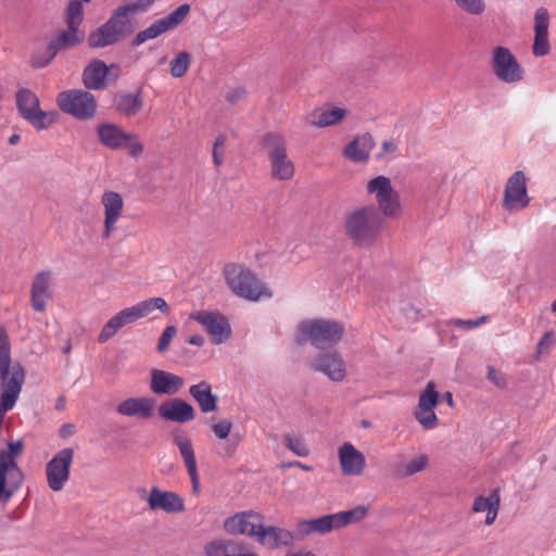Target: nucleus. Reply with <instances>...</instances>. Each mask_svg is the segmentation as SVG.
<instances>
[{
	"instance_id": "37998d69",
	"label": "nucleus",
	"mask_w": 556,
	"mask_h": 556,
	"mask_svg": "<svg viewBox=\"0 0 556 556\" xmlns=\"http://www.w3.org/2000/svg\"><path fill=\"white\" fill-rule=\"evenodd\" d=\"M84 20V5L78 0H71L65 9V23L67 27L79 28Z\"/></svg>"
},
{
	"instance_id": "bb28decb",
	"label": "nucleus",
	"mask_w": 556,
	"mask_h": 556,
	"mask_svg": "<svg viewBox=\"0 0 556 556\" xmlns=\"http://www.w3.org/2000/svg\"><path fill=\"white\" fill-rule=\"evenodd\" d=\"M155 400L150 396H137L123 400L117 406L116 412L126 417H137L140 419H150L154 415Z\"/></svg>"
},
{
	"instance_id": "aec40b11",
	"label": "nucleus",
	"mask_w": 556,
	"mask_h": 556,
	"mask_svg": "<svg viewBox=\"0 0 556 556\" xmlns=\"http://www.w3.org/2000/svg\"><path fill=\"white\" fill-rule=\"evenodd\" d=\"M159 415L167 421L187 424L195 418V409L185 400L173 397L164 401L159 406Z\"/></svg>"
},
{
	"instance_id": "6e6552de",
	"label": "nucleus",
	"mask_w": 556,
	"mask_h": 556,
	"mask_svg": "<svg viewBox=\"0 0 556 556\" xmlns=\"http://www.w3.org/2000/svg\"><path fill=\"white\" fill-rule=\"evenodd\" d=\"M16 105L22 117L36 130L49 129L55 123V113L42 111L38 97L29 89L22 88L17 91Z\"/></svg>"
},
{
	"instance_id": "b1692460",
	"label": "nucleus",
	"mask_w": 556,
	"mask_h": 556,
	"mask_svg": "<svg viewBox=\"0 0 556 556\" xmlns=\"http://www.w3.org/2000/svg\"><path fill=\"white\" fill-rule=\"evenodd\" d=\"M262 523L263 518L261 515L253 511H244L228 518L224 527L227 532L232 534L256 536Z\"/></svg>"
},
{
	"instance_id": "79ce46f5",
	"label": "nucleus",
	"mask_w": 556,
	"mask_h": 556,
	"mask_svg": "<svg viewBox=\"0 0 556 556\" xmlns=\"http://www.w3.org/2000/svg\"><path fill=\"white\" fill-rule=\"evenodd\" d=\"M367 192L375 197L376 202L384 198L393 189L390 178L378 176L367 182Z\"/></svg>"
},
{
	"instance_id": "0e129e2a",
	"label": "nucleus",
	"mask_w": 556,
	"mask_h": 556,
	"mask_svg": "<svg viewBox=\"0 0 556 556\" xmlns=\"http://www.w3.org/2000/svg\"><path fill=\"white\" fill-rule=\"evenodd\" d=\"M188 342L192 345L201 346L204 343V339H203V337L195 334V336H191L188 339Z\"/></svg>"
},
{
	"instance_id": "3c124183",
	"label": "nucleus",
	"mask_w": 556,
	"mask_h": 556,
	"mask_svg": "<svg viewBox=\"0 0 556 556\" xmlns=\"http://www.w3.org/2000/svg\"><path fill=\"white\" fill-rule=\"evenodd\" d=\"M555 344V333L554 331H546L539 340L536 344V353L535 359L539 361L542 355H547L551 352V349Z\"/></svg>"
},
{
	"instance_id": "473e14b6",
	"label": "nucleus",
	"mask_w": 556,
	"mask_h": 556,
	"mask_svg": "<svg viewBox=\"0 0 556 556\" xmlns=\"http://www.w3.org/2000/svg\"><path fill=\"white\" fill-rule=\"evenodd\" d=\"M256 538L262 545L269 548H275L280 545H289L293 540L289 530L273 526L264 527L263 525L261 526Z\"/></svg>"
},
{
	"instance_id": "603ef678",
	"label": "nucleus",
	"mask_w": 556,
	"mask_h": 556,
	"mask_svg": "<svg viewBox=\"0 0 556 556\" xmlns=\"http://www.w3.org/2000/svg\"><path fill=\"white\" fill-rule=\"evenodd\" d=\"M232 541L215 540L207 543L204 547L206 556H224L227 554Z\"/></svg>"
},
{
	"instance_id": "0eeeda50",
	"label": "nucleus",
	"mask_w": 556,
	"mask_h": 556,
	"mask_svg": "<svg viewBox=\"0 0 556 556\" xmlns=\"http://www.w3.org/2000/svg\"><path fill=\"white\" fill-rule=\"evenodd\" d=\"M99 141L111 150H125L131 157H138L143 153L144 147L139 136L125 131L115 124H101L97 127Z\"/></svg>"
},
{
	"instance_id": "f8f14e48",
	"label": "nucleus",
	"mask_w": 556,
	"mask_h": 556,
	"mask_svg": "<svg viewBox=\"0 0 556 556\" xmlns=\"http://www.w3.org/2000/svg\"><path fill=\"white\" fill-rule=\"evenodd\" d=\"M74 459V450L65 447L60 450L46 465V478L49 488L54 492L64 489L70 480L71 466Z\"/></svg>"
},
{
	"instance_id": "9b49d317",
	"label": "nucleus",
	"mask_w": 556,
	"mask_h": 556,
	"mask_svg": "<svg viewBox=\"0 0 556 556\" xmlns=\"http://www.w3.org/2000/svg\"><path fill=\"white\" fill-rule=\"evenodd\" d=\"M528 178L522 170L515 172L505 185L502 205L508 213L525 210L530 204L528 194Z\"/></svg>"
},
{
	"instance_id": "338daca9",
	"label": "nucleus",
	"mask_w": 556,
	"mask_h": 556,
	"mask_svg": "<svg viewBox=\"0 0 556 556\" xmlns=\"http://www.w3.org/2000/svg\"><path fill=\"white\" fill-rule=\"evenodd\" d=\"M290 467H299L301 468L302 470H305V471H311L312 470V467L311 466H307L305 464H302L300 462H292L289 464Z\"/></svg>"
},
{
	"instance_id": "de8ad7c7",
	"label": "nucleus",
	"mask_w": 556,
	"mask_h": 556,
	"mask_svg": "<svg viewBox=\"0 0 556 556\" xmlns=\"http://www.w3.org/2000/svg\"><path fill=\"white\" fill-rule=\"evenodd\" d=\"M440 403V395L433 381H429L425 390L420 393L418 405L426 408H435Z\"/></svg>"
},
{
	"instance_id": "ea45409f",
	"label": "nucleus",
	"mask_w": 556,
	"mask_h": 556,
	"mask_svg": "<svg viewBox=\"0 0 556 556\" xmlns=\"http://www.w3.org/2000/svg\"><path fill=\"white\" fill-rule=\"evenodd\" d=\"M377 204V210L386 217L395 218L401 214L400 195L395 190H392L384 198L379 200Z\"/></svg>"
},
{
	"instance_id": "49530a36",
	"label": "nucleus",
	"mask_w": 556,
	"mask_h": 556,
	"mask_svg": "<svg viewBox=\"0 0 556 556\" xmlns=\"http://www.w3.org/2000/svg\"><path fill=\"white\" fill-rule=\"evenodd\" d=\"M414 416L419 425L426 430L434 429L439 425V418L434 413V408L417 406L414 410Z\"/></svg>"
},
{
	"instance_id": "c756f323",
	"label": "nucleus",
	"mask_w": 556,
	"mask_h": 556,
	"mask_svg": "<svg viewBox=\"0 0 556 556\" xmlns=\"http://www.w3.org/2000/svg\"><path fill=\"white\" fill-rule=\"evenodd\" d=\"M348 111L343 108H316L307 116V122L315 127L325 128L341 123Z\"/></svg>"
},
{
	"instance_id": "7ed1b4c3",
	"label": "nucleus",
	"mask_w": 556,
	"mask_h": 556,
	"mask_svg": "<svg viewBox=\"0 0 556 556\" xmlns=\"http://www.w3.org/2000/svg\"><path fill=\"white\" fill-rule=\"evenodd\" d=\"M224 276L227 286L240 298L256 302L273 296L270 289L241 264L226 265Z\"/></svg>"
},
{
	"instance_id": "2f4dec72",
	"label": "nucleus",
	"mask_w": 556,
	"mask_h": 556,
	"mask_svg": "<svg viewBox=\"0 0 556 556\" xmlns=\"http://www.w3.org/2000/svg\"><path fill=\"white\" fill-rule=\"evenodd\" d=\"M337 529H339V527L337 525L336 514L325 515L309 520H302L296 526V531L301 535H308L312 533L326 534Z\"/></svg>"
},
{
	"instance_id": "c03bdc74",
	"label": "nucleus",
	"mask_w": 556,
	"mask_h": 556,
	"mask_svg": "<svg viewBox=\"0 0 556 556\" xmlns=\"http://www.w3.org/2000/svg\"><path fill=\"white\" fill-rule=\"evenodd\" d=\"M428 462L429 459L427 455H417L416 457L407 462V464H405L403 467L399 468L397 475L401 478H407L413 475H416L426 469V467L428 466Z\"/></svg>"
},
{
	"instance_id": "c85d7f7f",
	"label": "nucleus",
	"mask_w": 556,
	"mask_h": 556,
	"mask_svg": "<svg viewBox=\"0 0 556 556\" xmlns=\"http://www.w3.org/2000/svg\"><path fill=\"white\" fill-rule=\"evenodd\" d=\"M138 320L134 306L124 308L119 311L117 314L112 316L108 323L103 326L98 341L100 343L108 342L112 337L116 334V332L123 328L124 326L135 323Z\"/></svg>"
},
{
	"instance_id": "6e6d98bb",
	"label": "nucleus",
	"mask_w": 556,
	"mask_h": 556,
	"mask_svg": "<svg viewBox=\"0 0 556 556\" xmlns=\"http://www.w3.org/2000/svg\"><path fill=\"white\" fill-rule=\"evenodd\" d=\"M176 332H177V329L173 325L167 326L163 330V332L159 339L157 346H156V349L160 353H163L168 349L169 343H170L172 339L175 337Z\"/></svg>"
},
{
	"instance_id": "f03ea898",
	"label": "nucleus",
	"mask_w": 556,
	"mask_h": 556,
	"mask_svg": "<svg viewBox=\"0 0 556 556\" xmlns=\"http://www.w3.org/2000/svg\"><path fill=\"white\" fill-rule=\"evenodd\" d=\"M22 440L8 442L7 448L0 450V504H8L20 491L24 473L17 458L24 452Z\"/></svg>"
},
{
	"instance_id": "2eb2a0df",
	"label": "nucleus",
	"mask_w": 556,
	"mask_h": 556,
	"mask_svg": "<svg viewBox=\"0 0 556 556\" xmlns=\"http://www.w3.org/2000/svg\"><path fill=\"white\" fill-rule=\"evenodd\" d=\"M100 203L103 207V231L102 238L110 239L116 231V224L124 213V199L121 193L106 190L102 193Z\"/></svg>"
},
{
	"instance_id": "69168bd1",
	"label": "nucleus",
	"mask_w": 556,
	"mask_h": 556,
	"mask_svg": "<svg viewBox=\"0 0 556 556\" xmlns=\"http://www.w3.org/2000/svg\"><path fill=\"white\" fill-rule=\"evenodd\" d=\"M382 149L384 152L391 153L396 150V144L393 141H384L382 143Z\"/></svg>"
},
{
	"instance_id": "20e7f679",
	"label": "nucleus",
	"mask_w": 556,
	"mask_h": 556,
	"mask_svg": "<svg viewBox=\"0 0 556 556\" xmlns=\"http://www.w3.org/2000/svg\"><path fill=\"white\" fill-rule=\"evenodd\" d=\"M261 142L269 161L270 178L277 181L291 180L295 166L288 155L286 138L279 132H267Z\"/></svg>"
},
{
	"instance_id": "4be33fe9",
	"label": "nucleus",
	"mask_w": 556,
	"mask_h": 556,
	"mask_svg": "<svg viewBox=\"0 0 556 556\" xmlns=\"http://www.w3.org/2000/svg\"><path fill=\"white\" fill-rule=\"evenodd\" d=\"M173 443L179 450V453L184 459L185 466L187 468L188 475L192 483L193 492H198L200 485V478L191 439L185 432H175L173 434Z\"/></svg>"
},
{
	"instance_id": "f257e3e1",
	"label": "nucleus",
	"mask_w": 556,
	"mask_h": 556,
	"mask_svg": "<svg viewBox=\"0 0 556 556\" xmlns=\"http://www.w3.org/2000/svg\"><path fill=\"white\" fill-rule=\"evenodd\" d=\"M343 229L355 247L371 248L380 238L383 219L372 205L354 207L344 214Z\"/></svg>"
},
{
	"instance_id": "a19ab883",
	"label": "nucleus",
	"mask_w": 556,
	"mask_h": 556,
	"mask_svg": "<svg viewBox=\"0 0 556 556\" xmlns=\"http://www.w3.org/2000/svg\"><path fill=\"white\" fill-rule=\"evenodd\" d=\"M377 204V210L386 217L395 218L401 214L400 195L395 190H392L384 198L379 200Z\"/></svg>"
},
{
	"instance_id": "a211bd4d",
	"label": "nucleus",
	"mask_w": 556,
	"mask_h": 556,
	"mask_svg": "<svg viewBox=\"0 0 556 556\" xmlns=\"http://www.w3.org/2000/svg\"><path fill=\"white\" fill-rule=\"evenodd\" d=\"M311 368L317 372H321L331 381H343L346 376V365L342 356L330 351L319 354L311 362Z\"/></svg>"
},
{
	"instance_id": "680f3d73",
	"label": "nucleus",
	"mask_w": 556,
	"mask_h": 556,
	"mask_svg": "<svg viewBox=\"0 0 556 556\" xmlns=\"http://www.w3.org/2000/svg\"><path fill=\"white\" fill-rule=\"evenodd\" d=\"M46 49L42 50V51H36L34 54H33V58H31V63H33V66L36 67V68H42L45 67L46 65H39L38 64V61H45L46 60Z\"/></svg>"
},
{
	"instance_id": "dca6fc26",
	"label": "nucleus",
	"mask_w": 556,
	"mask_h": 556,
	"mask_svg": "<svg viewBox=\"0 0 556 556\" xmlns=\"http://www.w3.org/2000/svg\"><path fill=\"white\" fill-rule=\"evenodd\" d=\"M119 75V66H108L101 60L92 61L83 73L84 85L88 89L100 90L105 88L108 81H115Z\"/></svg>"
},
{
	"instance_id": "4c0bfd02",
	"label": "nucleus",
	"mask_w": 556,
	"mask_h": 556,
	"mask_svg": "<svg viewBox=\"0 0 556 556\" xmlns=\"http://www.w3.org/2000/svg\"><path fill=\"white\" fill-rule=\"evenodd\" d=\"M138 319L147 317L153 311L159 309L164 314L169 313V306L163 298H150L132 305Z\"/></svg>"
},
{
	"instance_id": "7c9ffc66",
	"label": "nucleus",
	"mask_w": 556,
	"mask_h": 556,
	"mask_svg": "<svg viewBox=\"0 0 556 556\" xmlns=\"http://www.w3.org/2000/svg\"><path fill=\"white\" fill-rule=\"evenodd\" d=\"M189 393L199 405L202 413L207 414L217 409L218 397L213 394L212 386L208 381L202 380L189 388Z\"/></svg>"
},
{
	"instance_id": "052dcab7",
	"label": "nucleus",
	"mask_w": 556,
	"mask_h": 556,
	"mask_svg": "<svg viewBox=\"0 0 556 556\" xmlns=\"http://www.w3.org/2000/svg\"><path fill=\"white\" fill-rule=\"evenodd\" d=\"M224 556H257V555L254 553H250V552L244 553L240 545L232 542L230 547L228 548L227 554H225Z\"/></svg>"
},
{
	"instance_id": "72a5a7b5",
	"label": "nucleus",
	"mask_w": 556,
	"mask_h": 556,
	"mask_svg": "<svg viewBox=\"0 0 556 556\" xmlns=\"http://www.w3.org/2000/svg\"><path fill=\"white\" fill-rule=\"evenodd\" d=\"M374 148V140L369 134L357 136L344 149V155L353 162H365L368 160Z\"/></svg>"
},
{
	"instance_id": "1a4fd4ad",
	"label": "nucleus",
	"mask_w": 556,
	"mask_h": 556,
	"mask_svg": "<svg viewBox=\"0 0 556 556\" xmlns=\"http://www.w3.org/2000/svg\"><path fill=\"white\" fill-rule=\"evenodd\" d=\"M490 65L494 76L502 83L513 85L525 78V68L506 47L497 46L492 49Z\"/></svg>"
},
{
	"instance_id": "f704fd0d",
	"label": "nucleus",
	"mask_w": 556,
	"mask_h": 556,
	"mask_svg": "<svg viewBox=\"0 0 556 556\" xmlns=\"http://www.w3.org/2000/svg\"><path fill=\"white\" fill-rule=\"evenodd\" d=\"M500 509V495L497 491L492 492L489 496H477L472 505L473 513L486 511L485 525L494 523Z\"/></svg>"
},
{
	"instance_id": "9d476101",
	"label": "nucleus",
	"mask_w": 556,
	"mask_h": 556,
	"mask_svg": "<svg viewBox=\"0 0 556 556\" xmlns=\"http://www.w3.org/2000/svg\"><path fill=\"white\" fill-rule=\"evenodd\" d=\"M56 102L61 111L78 119L91 118L97 110L94 97L84 90L63 91L58 96Z\"/></svg>"
},
{
	"instance_id": "393cba45",
	"label": "nucleus",
	"mask_w": 556,
	"mask_h": 556,
	"mask_svg": "<svg viewBox=\"0 0 556 556\" xmlns=\"http://www.w3.org/2000/svg\"><path fill=\"white\" fill-rule=\"evenodd\" d=\"M52 301L51 273L49 270L39 271L31 283L30 303L36 312H43L49 302Z\"/></svg>"
},
{
	"instance_id": "a878e982",
	"label": "nucleus",
	"mask_w": 556,
	"mask_h": 556,
	"mask_svg": "<svg viewBox=\"0 0 556 556\" xmlns=\"http://www.w3.org/2000/svg\"><path fill=\"white\" fill-rule=\"evenodd\" d=\"M84 39V34L76 27H67L62 30L53 40L46 47V60L38 61L39 65H48L58 54L60 50H65L80 43Z\"/></svg>"
},
{
	"instance_id": "e433bc0d",
	"label": "nucleus",
	"mask_w": 556,
	"mask_h": 556,
	"mask_svg": "<svg viewBox=\"0 0 556 556\" xmlns=\"http://www.w3.org/2000/svg\"><path fill=\"white\" fill-rule=\"evenodd\" d=\"M11 342L7 329L0 326V380L11 375Z\"/></svg>"
},
{
	"instance_id": "423d86ee",
	"label": "nucleus",
	"mask_w": 556,
	"mask_h": 556,
	"mask_svg": "<svg viewBox=\"0 0 556 556\" xmlns=\"http://www.w3.org/2000/svg\"><path fill=\"white\" fill-rule=\"evenodd\" d=\"M135 25L132 17L121 7H117L110 18L88 37L91 48H104L116 43L122 38L132 34Z\"/></svg>"
},
{
	"instance_id": "412c9836",
	"label": "nucleus",
	"mask_w": 556,
	"mask_h": 556,
	"mask_svg": "<svg viewBox=\"0 0 556 556\" xmlns=\"http://www.w3.org/2000/svg\"><path fill=\"white\" fill-rule=\"evenodd\" d=\"M184 386V378L176 374L156 368L150 371V390L156 395H175Z\"/></svg>"
},
{
	"instance_id": "ddd939ff",
	"label": "nucleus",
	"mask_w": 556,
	"mask_h": 556,
	"mask_svg": "<svg viewBox=\"0 0 556 556\" xmlns=\"http://www.w3.org/2000/svg\"><path fill=\"white\" fill-rule=\"evenodd\" d=\"M26 372L21 364L12 366L11 375L0 380V425L5 414L11 410L21 394Z\"/></svg>"
},
{
	"instance_id": "a18cd8bd",
	"label": "nucleus",
	"mask_w": 556,
	"mask_h": 556,
	"mask_svg": "<svg viewBox=\"0 0 556 556\" xmlns=\"http://www.w3.org/2000/svg\"><path fill=\"white\" fill-rule=\"evenodd\" d=\"M192 56L187 51L179 52L170 62V75L174 78H180L186 75L190 65Z\"/></svg>"
},
{
	"instance_id": "5fc2aeb1",
	"label": "nucleus",
	"mask_w": 556,
	"mask_h": 556,
	"mask_svg": "<svg viewBox=\"0 0 556 556\" xmlns=\"http://www.w3.org/2000/svg\"><path fill=\"white\" fill-rule=\"evenodd\" d=\"M489 321V316L484 315V316H481L477 319H460V318H456V319H453L452 320V324L457 327V328H460V329H464V330H471L473 328H478L480 327L481 325H484Z\"/></svg>"
},
{
	"instance_id": "5701e85b",
	"label": "nucleus",
	"mask_w": 556,
	"mask_h": 556,
	"mask_svg": "<svg viewBox=\"0 0 556 556\" xmlns=\"http://www.w3.org/2000/svg\"><path fill=\"white\" fill-rule=\"evenodd\" d=\"M338 457L344 476H361L366 468L365 455L350 442L339 447Z\"/></svg>"
},
{
	"instance_id": "864d4df0",
	"label": "nucleus",
	"mask_w": 556,
	"mask_h": 556,
	"mask_svg": "<svg viewBox=\"0 0 556 556\" xmlns=\"http://www.w3.org/2000/svg\"><path fill=\"white\" fill-rule=\"evenodd\" d=\"M226 136L218 135L213 144V163L215 166H220L224 162Z\"/></svg>"
},
{
	"instance_id": "4468645a",
	"label": "nucleus",
	"mask_w": 556,
	"mask_h": 556,
	"mask_svg": "<svg viewBox=\"0 0 556 556\" xmlns=\"http://www.w3.org/2000/svg\"><path fill=\"white\" fill-rule=\"evenodd\" d=\"M189 4H181L167 16L153 22L149 27L140 30L132 39V46L138 47L148 40L155 39L164 33L176 28L188 15Z\"/></svg>"
},
{
	"instance_id": "8fccbe9b",
	"label": "nucleus",
	"mask_w": 556,
	"mask_h": 556,
	"mask_svg": "<svg viewBox=\"0 0 556 556\" xmlns=\"http://www.w3.org/2000/svg\"><path fill=\"white\" fill-rule=\"evenodd\" d=\"M285 443L287 448H289L296 456L305 457L309 454V450L302 438L286 435Z\"/></svg>"
},
{
	"instance_id": "bf43d9fd",
	"label": "nucleus",
	"mask_w": 556,
	"mask_h": 556,
	"mask_svg": "<svg viewBox=\"0 0 556 556\" xmlns=\"http://www.w3.org/2000/svg\"><path fill=\"white\" fill-rule=\"evenodd\" d=\"M247 94V91L244 88L242 87H237V88H233L231 89L227 96H226V100L231 103V104H236L238 103L239 101H241Z\"/></svg>"
},
{
	"instance_id": "c9c22d12",
	"label": "nucleus",
	"mask_w": 556,
	"mask_h": 556,
	"mask_svg": "<svg viewBox=\"0 0 556 556\" xmlns=\"http://www.w3.org/2000/svg\"><path fill=\"white\" fill-rule=\"evenodd\" d=\"M114 104L121 114L131 117L142 109L143 102L139 94L121 93L115 96Z\"/></svg>"
},
{
	"instance_id": "6ab92c4d",
	"label": "nucleus",
	"mask_w": 556,
	"mask_h": 556,
	"mask_svg": "<svg viewBox=\"0 0 556 556\" xmlns=\"http://www.w3.org/2000/svg\"><path fill=\"white\" fill-rule=\"evenodd\" d=\"M191 319L201 324L212 336L215 344L225 342L230 336L228 320L218 313L199 311L191 314Z\"/></svg>"
},
{
	"instance_id": "39448f33",
	"label": "nucleus",
	"mask_w": 556,
	"mask_h": 556,
	"mask_svg": "<svg viewBox=\"0 0 556 556\" xmlns=\"http://www.w3.org/2000/svg\"><path fill=\"white\" fill-rule=\"evenodd\" d=\"M344 332L345 328L342 324L330 319H307L298 326L299 340L309 341L318 349L337 345Z\"/></svg>"
},
{
	"instance_id": "e2e57ef3",
	"label": "nucleus",
	"mask_w": 556,
	"mask_h": 556,
	"mask_svg": "<svg viewBox=\"0 0 556 556\" xmlns=\"http://www.w3.org/2000/svg\"><path fill=\"white\" fill-rule=\"evenodd\" d=\"M75 432V427L71 424H64L60 429V435L62 438H67Z\"/></svg>"
},
{
	"instance_id": "4d7b16f0",
	"label": "nucleus",
	"mask_w": 556,
	"mask_h": 556,
	"mask_svg": "<svg viewBox=\"0 0 556 556\" xmlns=\"http://www.w3.org/2000/svg\"><path fill=\"white\" fill-rule=\"evenodd\" d=\"M231 429L232 422L228 419L220 420L212 427V431L220 440L228 438V435L231 432Z\"/></svg>"
},
{
	"instance_id": "774afa93",
	"label": "nucleus",
	"mask_w": 556,
	"mask_h": 556,
	"mask_svg": "<svg viewBox=\"0 0 556 556\" xmlns=\"http://www.w3.org/2000/svg\"><path fill=\"white\" fill-rule=\"evenodd\" d=\"M286 556H317V555L314 554L313 552L307 551V552L289 553Z\"/></svg>"
},
{
	"instance_id": "f3484780",
	"label": "nucleus",
	"mask_w": 556,
	"mask_h": 556,
	"mask_svg": "<svg viewBox=\"0 0 556 556\" xmlns=\"http://www.w3.org/2000/svg\"><path fill=\"white\" fill-rule=\"evenodd\" d=\"M148 506L153 511L162 510L166 514H181L186 510L185 500L174 491L161 490L152 486L146 497Z\"/></svg>"
},
{
	"instance_id": "cd10ccee",
	"label": "nucleus",
	"mask_w": 556,
	"mask_h": 556,
	"mask_svg": "<svg viewBox=\"0 0 556 556\" xmlns=\"http://www.w3.org/2000/svg\"><path fill=\"white\" fill-rule=\"evenodd\" d=\"M549 15L545 8H540L534 14V41L532 53L535 56L548 54L551 45L548 40Z\"/></svg>"
},
{
	"instance_id": "13d9d810",
	"label": "nucleus",
	"mask_w": 556,
	"mask_h": 556,
	"mask_svg": "<svg viewBox=\"0 0 556 556\" xmlns=\"http://www.w3.org/2000/svg\"><path fill=\"white\" fill-rule=\"evenodd\" d=\"M486 378L500 389L506 388L507 381L505 375L493 366H488Z\"/></svg>"
},
{
	"instance_id": "58836bf2",
	"label": "nucleus",
	"mask_w": 556,
	"mask_h": 556,
	"mask_svg": "<svg viewBox=\"0 0 556 556\" xmlns=\"http://www.w3.org/2000/svg\"><path fill=\"white\" fill-rule=\"evenodd\" d=\"M369 513V508L365 505H357L350 510L336 513L337 525L339 529L364 520Z\"/></svg>"
},
{
	"instance_id": "09e8293b",
	"label": "nucleus",
	"mask_w": 556,
	"mask_h": 556,
	"mask_svg": "<svg viewBox=\"0 0 556 556\" xmlns=\"http://www.w3.org/2000/svg\"><path fill=\"white\" fill-rule=\"evenodd\" d=\"M155 0H129L127 3L119 5L128 15L134 17L137 14L147 12Z\"/></svg>"
}]
</instances>
